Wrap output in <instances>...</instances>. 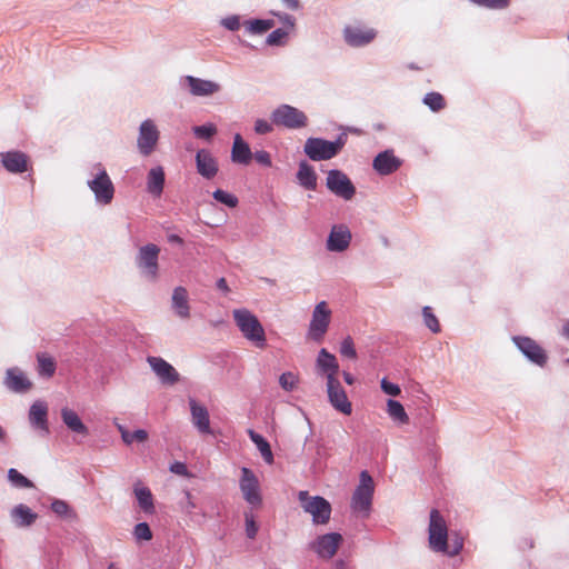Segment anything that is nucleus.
<instances>
[{"mask_svg":"<svg viewBox=\"0 0 569 569\" xmlns=\"http://www.w3.org/2000/svg\"><path fill=\"white\" fill-rule=\"evenodd\" d=\"M428 533L429 547L436 552H442L450 557H455L463 548V541L461 538H456L451 546L448 545L447 522L438 509H431L430 511Z\"/></svg>","mask_w":569,"mask_h":569,"instance_id":"1","label":"nucleus"},{"mask_svg":"<svg viewBox=\"0 0 569 569\" xmlns=\"http://www.w3.org/2000/svg\"><path fill=\"white\" fill-rule=\"evenodd\" d=\"M232 317L236 326L248 341L259 349L267 347L266 331L256 315L246 308H240L232 311Z\"/></svg>","mask_w":569,"mask_h":569,"instance_id":"2","label":"nucleus"},{"mask_svg":"<svg viewBox=\"0 0 569 569\" xmlns=\"http://www.w3.org/2000/svg\"><path fill=\"white\" fill-rule=\"evenodd\" d=\"M346 143V138L340 136L336 141L321 138H308L303 151L313 161L329 160L336 157Z\"/></svg>","mask_w":569,"mask_h":569,"instance_id":"3","label":"nucleus"},{"mask_svg":"<svg viewBox=\"0 0 569 569\" xmlns=\"http://www.w3.org/2000/svg\"><path fill=\"white\" fill-rule=\"evenodd\" d=\"M298 499L305 512L312 516L316 525H326L330 520L331 505L320 496H310L308 491H299Z\"/></svg>","mask_w":569,"mask_h":569,"instance_id":"4","label":"nucleus"},{"mask_svg":"<svg viewBox=\"0 0 569 569\" xmlns=\"http://www.w3.org/2000/svg\"><path fill=\"white\" fill-rule=\"evenodd\" d=\"M373 491L375 486L372 477L367 471H362L360 473V482L356 488L351 499V508L353 512L363 517L369 516L372 505Z\"/></svg>","mask_w":569,"mask_h":569,"instance_id":"5","label":"nucleus"},{"mask_svg":"<svg viewBox=\"0 0 569 569\" xmlns=\"http://www.w3.org/2000/svg\"><path fill=\"white\" fill-rule=\"evenodd\" d=\"M273 124L288 129H300L308 124L306 113L292 106L281 104L271 113Z\"/></svg>","mask_w":569,"mask_h":569,"instance_id":"6","label":"nucleus"},{"mask_svg":"<svg viewBox=\"0 0 569 569\" xmlns=\"http://www.w3.org/2000/svg\"><path fill=\"white\" fill-rule=\"evenodd\" d=\"M331 320V310L326 301L316 305L308 329V338L320 342L328 331Z\"/></svg>","mask_w":569,"mask_h":569,"instance_id":"7","label":"nucleus"},{"mask_svg":"<svg viewBox=\"0 0 569 569\" xmlns=\"http://www.w3.org/2000/svg\"><path fill=\"white\" fill-rule=\"evenodd\" d=\"M159 252L160 249L158 246L149 243L141 247L137 256L138 267L141 269L142 273L151 281H154L158 278Z\"/></svg>","mask_w":569,"mask_h":569,"instance_id":"8","label":"nucleus"},{"mask_svg":"<svg viewBox=\"0 0 569 569\" xmlns=\"http://www.w3.org/2000/svg\"><path fill=\"white\" fill-rule=\"evenodd\" d=\"M240 490L243 499L252 507L262 505L260 483L256 475L249 468L241 469Z\"/></svg>","mask_w":569,"mask_h":569,"instance_id":"9","label":"nucleus"},{"mask_svg":"<svg viewBox=\"0 0 569 569\" xmlns=\"http://www.w3.org/2000/svg\"><path fill=\"white\" fill-rule=\"evenodd\" d=\"M88 186L94 193L98 202L109 204L112 201L114 187L104 169H100L96 177L88 181Z\"/></svg>","mask_w":569,"mask_h":569,"instance_id":"10","label":"nucleus"},{"mask_svg":"<svg viewBox=\"0 0 569 569\" xmlns=\"http://www.w3.org/2000/svg\"><path fill=\"white\" fill-rule=\"evenodd\" d=\"M345 42L353 48H360L371 43L377 37V30L367 26H346L343 28Z\"/></svg>","mask_w":569,"mask_h":569,"instance_id":"11","label":"nucleus"},{"mask_svg":"<svg viewBox=\"0 0 569 569\" xmlns=\"http://www.w3.org/2000/svg\"><path fill=\"white\" fill-rule=\"evenodd\" d=\"M327 187L336 196L350 200L356 188L346 173L340 170H330L327 176Z\"/></svg>","mask_w":569,"mask_h":569,"instance_id":"12","label":"nucleus"},{"mask_svg":"<svg viewBox=\"0 0 569 569\" xmlns=\"http://www.w3.org/2000/svg\"><path fill=\"white\" fill-rule=\"evenodd\" d=\"M159 140V130L150 119L144 120L139 128L138 149L141 154L149 156L153 152Z\"/></svg>","mask_w":569,"mask_h":569,"instance_id":"13","label":"nucleus"},{"mask_svg":"<svg viewBox=\"0 0 569 569\" xmlns=\"http://www.w3.org/2000/svg\"><path fill=\"white\" fill-rule=\"evenodd\" d=\"M328 397L332 407L343 415H351L352 405L348 400L347 393L341 387L339 380L327 381Z\"/></svg>","mask_w":569,"mask_h":569,"instance_id":"14","label":"nucleus"},{"mask_svg":"<svg viewBox=\"0 0 569 569\" xmlns=\"http://www.w3.org/2000/svg\"><path fill=\"white\" fill-rule=\"evenodd\" d=\"M342 542V536L337 532L320 536L312 545L315 552L325 559H331Z\"/></svg>","mask_w":569,"mask_h":569,"instance_id":"15","label":"nucleus"},{"mask_svg":"<svg viewBox=\"0 0 569 569\" xmlns=\"http://www.w3.org/2000/svg\"><path fill=\"white\" fill-rule=\"evenodd\" d=\"M147 361L163 383L174 385L179 381V373L164 359L160 357H148Z\"/></svg>","mask_w":569,"mask_h":569,"instance_id":"16","label":"nucleus"},{"mask_svg":"<svg viewBox=\"0 0 569 569\" xmlns=\"http://www.w3.org/2000/svg\"><path fill=\"white\" fill-rule=\"evenodd\" d=\"M515 342L518 348L536 365L543 367L547 362L545 350L531 338L517 337Z\"/></svg>","mask_w":569,"mask_h":569,"instance_id":"17","label":"nucleus"},{"mask_svg":"<svg viewBox=\"0 0 569 569\" xmlns=\"http://www.w3.org/2000/svg\"><path fill=\"white\" fill-rule=\"evenodd\" d=\"M351 241L350 230L342 224L333 226L327 240V249L329 251H345Z\"/></svg>","mask_w":569,"mask_h":569,"instance_id":"18","label":"nucleus"},{"mask_svg":"<svg viewBox=\"0 0 569 569\" xmlns=\"http://www.w3.org/2000/svg\"><path fill=\"white\" fill-rule=\"evenodd\" d=\"M402 164V161L395 156L393 151L386 150L377 154L373 159V169L382 176L391 174L397 171Z\"/></svg>","mask_w":569,"mask_h":569,"instance_id":"19","label":"nucleus"},{"mask_svg":"<svg viewBox=\"0 0 569 569\" xmlns=\"http://www.w3.org/2000/svg\"><path fill=\"white\" fill-rule=\"evenodd\" d=\"M196 164L198 173L206 179H212L218 172V162L207 149L197 152Z\"/></svg>","mask_w":569,"mask_h":569,"instance_id":"20","label":"nucleus"},{"mask_svg":"<svg viewBox=\"0 0 569 569\" xmlns=\"http://www.w3.org/2000/svg\"><path fill=\"white\" fill-rule=\"evenodd\" d=\"M189 405L193 426L200 433H211L208 409L204 406L199 405L194 399H190Z\"/></svg>","mask_w":569,"mask_h":569,"instance_id":"21","label":"nucleus"},{"mask_svg":"<svg viewBox=\"0 0 569 569\" xmlns=\"http://www.w3.org/2000/svg\"><path fill=\"white\" fill-rule=\"evenodd\" d=\"M3 167L12 173H22L28 169V157L21 151H8L1 153Z\"/></svg>","mask_w":569,"mask_h":569,"instance_id":"22","label":"nucleus"},{"mask_svg":"<svg viewBox=\"0 0 569 569\" xmlns=\"http://www.w3.org/2000/svg\"><path fill=\"white\" fill-rule=\"evenodd\" d=\"M4 383L14 392H26L32 387L31 381L18 368L7 370Z\"/></svg>","mask_w":569,"mask_h":569,"instance_id":"23","label":"nucleus"},{"mask_svg":"<svg viewBox=\"0 0 569 569\" xmlns=\"http://www.w3.org/2000/svg\"><path fill=\"white\" fill-rule=\"evenodd\" d=\"M186 82L193 96H211L220 90V86L218 83L192 76H187Z\"/></svg>","mask_w":569,"mask_h":569,"instance_id":"24","label":"nucleus"},{"mask_svg":"<svg viewBox=\"0 0 569 569\" xmlns=\"http://www.w3.org/2000/svg\"><path fill=\"white\" fill-rule=\"evenodd\" d=\"M318 368L327 373V381L337 380L339 365L336 357L328 352L327 349H321L317 359Z\"/></svg>","mask_w":569,"mask_h":569,"instance_id":"25","label":"nucleus"},{"mask_svg":"<svg viewBox=\"0 0 569 569\" xmlns=\"http://www.w3.org/2000/svg\"><path fill=\"white\" fill-rule=\"evenodd\" d=\"M252 159V152L247 142L243 141L242 137L237 133L233 138V144L231 150V160L234 163L249 164Z\"/></svg>","mask_w":569,"mask_h":569,"instance_id":"26","label":"nucleus"},{"mask_svg":"<svg viewBox=\"0 0 569 569\" xmlns=\"http://www.w3.org/2000/svg\"><path fill=\"white\" fill-rule=\"evenodd\" d=\"M172 308L176 313L183 319L190 317V307L188 302V291L183 287H177L172 293Z\"/></svg>","mask_w":569,"mask_h":569,"instance_id":"27","label":"nucleus"},{"mask_svg":"<svg viewBox=\"0 0 569 569\" xmlns=\"http://www.w3.org/2000/svg\"><path fill=\"white\" fill-rule=\"evenodd\" d=\"M164 186V171L162 167L152 168L147 177V189L154 196L160 197Z\"/></svg>","mask_w":569,"mask_h":569,"instance_id":"28","label":"nucleus"},{"mask_svg":"<svg viewBox=\"0 0 569 569\" xmlns=\"http://www.w3.org/2000/svg\"><path fill=\"white\" fill-rule=\"evenodd\" d=\"M297 179L307 190H315L317 188V174L313 168L306 161L299 163Z\"/></svg>","mask_w":569,"mask_h":569,"instance_id":"29","label":"nucleus"},{"mask_svg":"<svg viewBox=\"0 0 569 569\" xmlns=\"http://www.w3.org/2000/svg\"><path fill=\"white\" fill-rule=\"evenodd\" d=\"M61 418L64 425L73 432L81 433L87 436L88 428L83 425L77 412L69 408H63L61 410Z\"/></svg>","mask_w":569,"mask_h":569,"instance_id":"30","label":"nucleus"},{"mask_svg":"<svg viewBox=\"0 0 569 569\" xmlns=\"http://www.w3.org/2000/svg\"><path fill=\"white\" fill-rule=\"evenodd\" d=\"M47 415L48 408L43 402H34L30 408L29 418L31 423L36 425L38 428L48 431L47 426Z\"/></svg>","mask_w":569,"mask_h":569,"instance_id":"31","label":"nucleus"},{"mask_svg":"<svg viewBox=\"0 0 569 569\" xmlns=\"http://www.w3.org/2000/svg\"><path fill=\"white\" fill-rule=\"evenodd\" d=\"M12 518L20 527H28L32 525L37 519V513L26 505H18L11 512Z\"/></svg>","mask_w":569,"mask_h":569,"instance_id":"32","label":"nucleus"},{"mask_svg":"<svg viewBox=\"0 0 569 569\" xmlns=\"http://www.w3.org/2000/svg\"><path fill=\"white\" fill-rule=\"evenodd\" d=\"M38 373L41 377L51 378L57 369L56 360L46 352L37 353Z\"/></svg>","mask_w":569,"mask_h":569,"instance_id":"33","label":"nucleus"},{"mask_svg":"<svg viewBox=\"0 0 569 569\" xmlns=\"http://www.w3.org/2000/svg\"><path fill=\"white\" fill-rule=\"evenodd\" d=\"M134 495L141 509L146 512H153V497L149 488L137 485L134 487Z\"/></svg>","mask_w":569,"mask_h":569,"instance_id":"34","label":"nucleus"},{"mask_svg":"<svg viewBox=\"0 0 569 569\" xmlns=\"http://www.w3.org/2000/svg\"><path fill=\"white\" fill-rule=\"evenodd\" d=\"M250 439L256 443L258 447L262 458L267 463L273 462V455L270 448V445L268 441L260 435L256 433L253 430H249Z\"/></svg>","mask_w":569,"mask_h":569,"instance_id":"35","label":"nucleus"},{"mask_svg":"<svg viewBox=\"0 0 569 569\" xmlns=\"http://www.w3.org/2000/svg\"><path fill=\"white\" fill-rule=\"evenodd\" d=\"M387 412L393 419L401 423H408L409 417L403 408V406L397 401L389 399L387 402Z\"/></svg>","mask_w":569,"mask_h":569,"instance_id":"36","label":"nucleus"},{"mask_svg":"<svg viewBox=\"0 0 569 569\" xmlns=\"http://www.w3.org/2000/svg\"><path fill=\"white\" fill-rule=\"evenodd\" d=\"M118 429L121 433L122 440L127 445H131L133 441L143 442L148 439V433L146 430H136L133 432L128 431L124 427L118 426Z\"/></svg>","mask_w":569,"mask_h":569,"instance_id":"37","label":"nucleus"},{"mask_svg":"<svg viewBox=\"0 0 569 569\" xmlns=\"http://www.w3.org/2000/svg\"><path fill=\"white\" fill-rule=\"evenodd\" d=\"M423 103L437 112L446 107V100L439 92H429L423 98Z\"/></svg>","mask_w":569,"mask_h":569,"instance_id":"38","label":"nucleus"},{"mask_svg":"<svg viewBox=\"0 0 569 569\" xmlns=\"http://www.w3.org/2000/svg\"><path fill=\"white\" fill-rule=\"evenodd\" d=\"M9 481L18 488H32L33 483L22 473H20L17 469L11 468L8 471Z\"/></svg>","mask_w":569,"mask_h":569,"instance_id":"39","label":"nucleus"},{"mask_svg":"<svg viewBox=\"0 0 569 569\" xmlns=\"http://www.w3.org/2000/svg\"><path fill=\"white\" fill-rule=\"evenodd\" d=\"M422 316L425 325L433 332H440V323L438 318L433 315L432 309L430 307H423Z\"/></svg>","mask_w":569,"mask_h":569,"instance_id":"40","label":"nucleus"},{"mask_svg":"<svg viewBox=\"0 0 569 569\" xmlns=\"http://www.w3.org/2000/svg\"><path fill=\"white\" fill-rule=\"evenodd\" d=\"M212 196L217 201L228 206L229 208H234L238 204V198L236 196L228 193L221 189H217L212 193Z\"/></svg>","mask_w":569,"mask_h":569,"instance_id":"41","label":"nucleus"},{"mask_svg":"<svg viewBox=\"0 0 569 569\" xmlns=\"http://www.w3.org/2000/svg\"><path fill=\"white\" fill-rule=\"evenodd\" d=\"M273 27V22L271 20H253L249 22V30L252 33H263L270 30Z\"/></svg>","mask_w":569,"mask_h":569,"instance_id":"42","label":"nucleus"},{"mask_svg":"<svg viewBox=\"0 0 569 569\" xmlns=\"http://www.w3.org/2000/svg\"><path fill=\"white\" fill-rule=\"evenodd\" d=\"M340 353L343 357H347L350 359L357 358V351H356L355 343H353V340L351 337L348 336L347 338L343 339V341L341 342V346H340Z\"/></svg>","mask_w":569,"mask_h":569,"instance_id":"43","label":"nucleus"},{"mask_svg":"<svg viewBox=\"0 0 569 569\" xmlns=\"http://www.w3.org/2000/svg\"><path fill=\"white\" fill-rule=\"evenodd\" d=\"M193 133L201 139H210L217 133V128L214 124L209 123L204 126H198L193 128Z\"/></svg>","mask_w":569,"mask_h":569,"instance_id":"44","label":"nucleus"},{"mask_svg":"<svg viewBox=\"0 0 569 569\" xmlns=\"http://www.w3.org/2000/svg\"><path fill=\"white\" fill-rule=\"evenodd\" d=\"M298 382L297 377L292 372H284L279 378V383L282 389L291 391L296 388Z\"/></svg>","mask_w":569,"mask_h":569,"instance_id":"45","label":"nucleus"},{"mask_svg":"<svg viewBox=\"0 0 569 569\" xmlns=\"http://www.w3.org/2000/svg\"><path fill=\"white\" fill-rule=\"evenodd\" d=\"M244 520H246V533L247 537L250 539H254L258 533V526L254 520V516L252 512H246L244 513Z\"/></svg>","mask_w":569,"mask_h":569,"instance_id":"46","label":"nucleus"},{"mask_svg":"<svg viewBox=\"0 0 569 569\" xmlns=\"http://www.w3.org/2000/svg\"><path fill=\"white\" fill-rule=\"evenodd\" d=\"M134 537L138 540H146L149 541L152 539V532L150 530V527L147 522H140L134 527Z\"/></svg>","mask_w":569,"mask_h":569,"instance_id":"47","label":"nucleus"},{"mask_svg":"<svg viewBox=\"0 0 569 569\" xmlns=\"http://www.w3.org/2000/svg\"><path fill=\"white\" fill-rule=\"evenodd\" d=\"M287 36V32L282 29L273 30L267 38V43L270 46L280 44L283 38Z\"/></svg>","mask_w":569,"mask_h":569,"instance_id":"48","label":"nucleus"},{"mask_svg":"<svg viewBox=\"0 0 569 569\" xmlns=\"http://www.w3.org/2000/svg\"><path fill=\"white\" fill-rule=\"evenodd\" d=\"M381 389L385 393L395 397L400 395L401 392L400 387L398 385L389 382L387 379L381 380Z\"/></svg>","mask_w":569,"mask_h":569,"instance_id":"49","label":"nucleus"},{"mask_svg":"<svg viewBox=\"0 0 569 569\" xmlns=\"http://www.w3.org/2000/svg\"><path fill=\"white\" fill-rule=\"evenodd\" d=\"M252 157H254V159L258 163L266 166V167H271V157H270L269 152H267L264 150L256 151V153L252 154Z\"/></svg>","mask_w":569,"mask_h":569,"instance_id":"50","label":"nucleus"},{"mask_svg":"<svg viewBox=\"0 0 569 569\" xmlns=\"http://www.w3.org/2000/svg\"><path fill=\"white\" fill-rule=\"evenodd\" d=\"M271 130L272 126L263 119H258L254 123V131L259 134L269 133Z\"/></svg>","mask_w":569,"mask_h":569,"instance_id":"51","label":"nucleus"},{"mask_svg":"<svg viewBox=\"0 0 569 569\" xmlns=\"http://www.w3.org/2000/svg\"><path fill=\"white\" fill-rule=\"evenodd\" d=\"M51 509L57 515H66L68 512L69 506L62 500H56L52 502Z\"/></svg>","mask_w":569,"mask_h":569,"instance_id":"52","label":"nucleus"},{"mask_svg":"<svg viewBox=\"0 0 569 569\" xmlns=\"http://www.w3.org/2000/svg\"><path fill=\"white\" fill-rule=\"evenodd\" d=\"M222 24L228 30H232V31L238 30L240 27V22L237 17H229V18L223 19Z\"/></svg>","mask_w":569,"mask_h":569,"instance_id":"53","label":"nucleus"},{"mask_svg":"<svg viewBox=\"0 0 569 569\" xmlns=\"http://www.w3.org/2000/svg\"><path fill=\"white\" fill-rule=\"evenodd\" d=\"M170 470L177 475L186 476L187 475V467L182 462H176L170 467Z\"/></svg>","mask_w":569,"mask_h":569,"instance_id":"54","label":"nucleus"},{"mask_svg":"<svg viewBox=\"0 0 569 569\" xmlns=\"http://www.w3.org/2000/svg\"><path fill=\"white\" fill-rule=\"evenodd\" d=\"M184 496H186L184 509L187 512H191L196 508V503H194L193 498L189 491H186Z\"/></svg>","mask_w":569,"mask_h":569,"instance_id":"55","label":"nucleus"},{"mask_svg":"<svg viewBox=\"0 0 569 569\" xmlns=\"http://www.w3.org/2000/svg\"><path fill=\"white\" fill-rule=\"evenodd\" d=\"M282 2L291 10L299 8V0H282Z\"/></svg>","mask_w":569,"mask_h":569,"instance_id":"56","label":"nucleus"},{"mask_svg":"<svg viewBox=\"0 0 569 569\" xmlns=\"http://www.w3.org/2000/svg\"><path fill=\"white\" fill-rule=\"evenodd\" d=\"M217 286L219 289L223 290V291H228L229 288H228V284H227V281L224 278H220L218 281H217Z\"/></svg>","mask_w":569,"mask_h":569,"instance_id":"57","label":"nucleus"},{"mask_svg":"<svg viewBox=\"0 0 569 569\" xmlns=\"http://www.w3.org/2000/svg\"><path fill=\"white\" fill-rule=\"evenodd\" d=\"M343 379H345L346 383H348L350 386L353 385V382H355V378L351 376V373L346 372V371L343 372Z\"/></svg>","mask_w":569,"mask_h":569,"instance_id":"58","label":"nucleus"},{"mask_svg":"<svg viewBox=\"0 0 569 569\" xmlns=\"http://www.w3.org/2000/svg\"><path fill=\"white\" fill-rule=\"evenodd\" d=\"M562 336L569 340V321L562 327Z\"/></svg>","mask_w":569,"mask_h":569,"instance_id":"59","label":"nucleus"},{"mask_svg":"<svg viewBox=\"0 0 569 569\" xmlns=\"http://www.w3.org/2000/svg\"><path fill=\"white\" fill-rule=\"evenodd\" d=\"M169 240H170L171 242L182 243V239H181L179 236H177V234H172V236H170V237H169Z\"/></svg>","mask_w":569,"mask_h":569,"instance_id":"60","label":"nucleus"},{"mask_svg":"<svg viewBox=\"0 0 569 569\" xmlns=\"http://www.w3.org/2000/svg\"><path fill=\"white\" fill-rule=\"evenodd\" d=\"M6 437V432L4 430L2 429V427L0 426V440H3Z\"/></svg>","mask_w":569,"mask_h":569,"instance_id":"61","label":"nucleus"},{"mask_svg":"<svg viewBox=\"0 0 569 569\" xmlns=\"http://www.w3.org/2000/svg\"><path fill=\"white\" fill-rule=\"evenodd\" d=\"M108 569H118V568H117V566H116L114 563H110V565L108 566Z\"/></svg>","mask_w":569,"mask_h":569,"instance_id":"62","label":"nucleus"},{"mask_svg":"<svg viewBox=\"0 0 569 569\" xmlns=\"http://www.w3.org/2000/svg\"><path fill=\"white\" fill-rule=\"evenodd\" d=\"M286 21H288L291 26L293 24V21H291L290 17H286Z\"/></svg>","mask_w":569,"mask_h":569,"instance_id":"63","label":"nucleus"}]
</instances>
